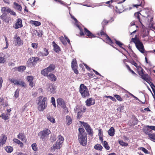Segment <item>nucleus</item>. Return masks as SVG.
<instances>
[{
	"label": "nucleus",
	"mask_w": 155,
	"mask_h": 155,
	"mask_svg": "<svg viewBox=\"0 0 155 155\" xmlns=\"http://www.w3.org/2000/svg\"><path fill=\"white\" fill-rule=\"evenodd\" d=\"M103 145L104 147L107 150H109L110 149V147L107 142L105 140L104 141Z\"/></svg>",
	"instance_id": "nucleus-39"
},
{
	"label": "nucleus",
	"mask_w": 155,
	"mask_h": 155,
	"mask_svg": "<svg viewBox=\"0 0 155 155\" xmlns=\"http://www.w3.org/2000/svg\"><path fill=\"white\" fill-rule=\"evenodd\" d=\"M104 28H103V29L100 32L97 33V35L99 36L101 35V36L103 35L105 36L106 37V40L107 41V43L112 46L113 48H115L113 45V44H114V42L112 41L108 35L104 31Z\"/></svg>",
	"instance_id": "nucleus-8"
},
{
	"label": "nucleus",
	"mask_w": 155,
	"mask_h": 155,
	"mask_svg": "<svg viewBox=\"0 0 155 155\" xmlns=\"http://www.w3.org/2000/svg\"><path fill=\"white\" fill-rule=\"evenodd\" d=\"M47 77L52 81L54 82L57 80V78L56 76L52 73H50L47 76Z\"/></svg>",
	"instance_id": "nucleus-23"
},
{
	"label": "nucleus",
	"mask_w": 155,
	"mask_h": 155,
	"mask_svg": "<svg viewBox=\"0 0 155 155\" xmlns=\"http://www.w3.org/2000/svg\"><path fill=\"white\" fill-rule=\"evenodd\" d=\"M82 124L84 126L86 130H88V129L89 128L90 129V128L91 127L88 124L85 122H82Z\"/></svg>",
	"instance_id": "nucleus-40"
},
{
	"label": "nucleus",
	"mask_w": 155,
	"mask_h": 155,
	"mask_svg": "<svg viewBox=\"0 0 155 155\" xmlns=\"http://www.w3.org/2000/svg\"><path fill=\"white\" fill-rule=\"evenodd\" d=\"M59 39L64 45H65L67 44V43L65 40L63 36L60 37Z\"/></svg>",
	"instance_id": "nucleus-47"
},
{
	"label": "nucleus",
	"mask_w": 155,
	"mask_h": 155,
	"mask_svg": "<svg viewBox=\"0 0 155 155\" xmlns=\"http://www.w3.org/2000/svg\"><path fill=\"white\" fill-rule=\"evenodd\" d=\"M71 67L74 73L76 74H78V68L76 60L75 58L73 59L71 63Z\"/></svg>",
	"instance_id": "nucleus-11"
},
{
	"label": "nucleus",
	"mask_w": 155,
	"mask_h": 155,
	"mask_svg": "<svg viewBox=\"0 0 155 155\" xmlns=\"http://www.w3.org/2000/svg\"><path fill=\"white\" fill-rule=\"evenodd\" d=\"M148 136L151 140H155V134H151L150 133L149 134Z\"/></svg>",
	"instance_id": "nucleus-42"
},
{
	"label": "nucleus",
	"mask_w": 155,
	"mask_h": 155,
	"mask_svg": "<svg viewBox=\"0 0 155 155\" xmlns=\"http://www.w3.org/2000/svg\"><path fill=\"white\" fill-rule=\"evenodd\" d=\"M1 105H5V107H7L8 106V101H6L5 102H3L1 104Z\"/></svg>",
	"instance_id": "nucleus-63"
},
{
	"label": "nucleus",
	"mask_w": 155,
	"mask_h": 155,
	"mask_svg": "<svg viewBox=\"0 0 155 155\" xmlns=\"http://www.w3.org/2000/svg\"><path fill=\"white\" fill-rule=\"evenodd\" d=\"M28 81L29 82H32L34 79V77L32 76H29L27 77Z\"/></svg>",
	"instance_id": "nucleus-54"
},
{
	"label": "nucleus",
	"mask_w": 155,
	"mask_h": 155,
	"mask_svg": "<svg viewBox=\"0 0 155 155\" xmlns=\"http://www.w3.org/2000/svg\"><path fill=\"white\" fill-rule=\"evenodd\" d=\"M114 40L115 41V43L120 48L123 49L124 50H125V48L122 47V46L124 45L123 43L117 40L116 39H115Z\"/></svg>",
	"instance_id": "nucleus-33"
},
{
	"label": "nucleus",
	"mask_w": 155,
	"mask_h": 155,
	"mask_svg": "<svg viewBox=\"0 0 155 155\" xmlns=\"http://www.w3.org/2000/svg\"><path fill=\"white\" fill-rule=\"evenodd\" d=\"M14 7L16 9L19 11H21L22 8L20 5L18 3L15 2L14 3Z\"/></svg>",
	"instance_id": "nucleus-32"
},
{
	"label": "nucleus",
	"mask_w": 155,
	"mask_h": 155,
	"mask_svg": "<svg viewBox=\"0 0 155 155\" xmlns=\"http://www.w3.org/2000/svg\"><path fill=\"white\" fill-rule=\"evenodd\" d=\"M134 4H133L132 6L134 7L137 8L138 6L141 5L142 2L141 0H134Z\"/></svg>",
	"instance_id": "nucleus-22"
},
{
	"label": "nucleus",
	"mask_w": 155,
	"mask_h": 155,
	"mask_svg": "<svg viewBox=\"0 0 155 155\" xmlns=\"http://www.w3.org/2000/svg\"><path fill=\"white\" fill-rule=\"evenodd\" d=\"M39 58L36 57H32L29 58L27 62V66L28 67L32 68L35 66L36 64V62L38 61H41Z\"/></svg>",
	"instance_id": "nucleus-6"
},
{
	"label": "nucleus",
	"mask_w": 155,
	"mask_h": 155,
	"mask_svg": "<svg viewBox=\"0 0 155 155\" xmlns=\"http://www.w3.org/2000/svg\"><path fill=\"white\" fill-rule=\"evenodd\" d=\"M4 37L5 38V40L6 43V47L3 48V49L7 48H8L9 45V43L8 41L7 38L6 36H4Z\"/></svg>",
	"instance_id": "nucleus-51"
},
{
	"label": "nucleus",
	"mask_w": 155,
	"mask_h": 155,
	"mask_svg": "<svg viewBox=\"0 0 155 155\" xmlns=\"http://www.w3.org/2000/svg\"><path fill=\"white\" fill-rule=\"evenodd\" d=\"M13 141L14 143L18 144L19 143H20V140L16 138L14 139H13Z\"/></svg>",
	"instance_id": "nucleus-62"
},
{
	"label": "nucleus",
	"mask_w": 155,
	"mask_h": 155,
	"mask_svg": "<svg viewBox=\"0 0 155 155\" xmlns=\"http://www.w3.org/2000/svg\"><path fill=\"white\" fill-rule=\"evenodd\" d=\"M10 81L11 83H14L15 85L23 87H26V85L25 82L21 79L17 80L15 78H12L10 80Z\"/></svg>",
	"instance_id": "nucleus-9"
},
{
	"label": "nucleus",
	"mask_w": 155,
	"mask_h": 155,
	"mask_svg": "<svg viewBox=\"0 0 155 155\" xmlns=\"http://www.w3.org/2000/svg\"><path fill=\"white\" fill-rule=\"evenodd\" d=\"M47 118L50 122L52 123H54L55 122V119L52 117L50 116H47Z\"/></svg>",
	"instance_id": "nucleus-41"
},
{
	"label": "nucleus",
	"mask_w": 155,
	"mask_h": 155,
	"mask_svg": "<svg viewBox=\"0 0 155 155\" xmlns=\"http://www.w3.org/2000/svg\"><path fill=\"white\" fill-rule=\"evenodd\" d=\"M119 143L123 146L126 147L128 145L127 143L124 142L123 140H120L119 141Z\"/></svg>",
	"instance_id": "nucleus-46"
},
{
	"label": "nucleus",
	"mask_w": 155,
	"mask_h": 155,
	"mask_svg": "<svg viewBox=\"0 0 155 155\" xmlns=\"http://www.w3.org/2000/svg\"><path fill=\"white\" fill-rule=\"evenodd\" d=\"M2 137L0 138V146H2L4 144L7 140V137L6 136L3 134H2Z\"/></svg>",
	"instance_id": "nucleus-17"
},
{
	"label": "nucleus",
	"mask_w": 155,
	"mask_h": 155,
	"mask_svg": "<svg viewBox=\"0 0 155 155\" xmlns=\"http://www.w3.org/2000/svg\"><path fill=\"white\" fill-rule=\"evenodd\" d=\"M5 150L8 153H11L13 150V148L12 147L10 146H7L5 147Z\"/></svg>",
	"instance_id": "nucleus-35"
},
{
	"label": "nucleus",
	"mask_w": 155,
	"mask_h": 155,
	"mask_svg": "<svg viewBox=\"0 0 155 155\" xmlns=\"http://www.w3.org/2000/svg\"><path fill=\"white\" fill-rule=\"evenodd\" d=\"M131 41L134 43L137 48L140 52L144 53L145 50L143 43L137 38V35H136L134 38H132Z\"/></svg>",
	"instance_id": "nucleus-4"
},
{
	"label": "nucleus",
	"mask_w": 155,
	"mask_h": 155,
	"mask_svg": "<svg viewBox=\"0 0 155 155\" xmlns=\"http://www.w3.org/2000/svg\"><path fill=\"white\" fill-rule=\"evenodd\" d=\"M61 144L58 142H56L55 144L53 145L51 148V151H54L56 149H59L60 148V145Z\"/></svg>",
	"instance_id": "nucleus-20"
},
{
	"label": "nucleus",
	"mask_w": 155,
	"mask_h": 155,
	"mask_svg": "<svg viewBox=\"0 0 155 155\" xmlns=\"http://www.w3.org/2000/svg\"><path fill=\"white\" fill-rule=\"evenodd\" d=\"M32 149L35 151H36L38 150V148L36 143H34L32 144L31 146Z\"/></svg>",
	"instance_id": "nucleus-43"
},
{
	"label": "nucleus",
	"mask_w": 155,
	"mask_h": 155,
	"mask_svg": "<svg viewBox=\"0 0 155 155\" xmlns=\"http://www.w3.org/2000/svg\"><path fill=\"white\" fill-rule=\"evenodd\" d=\"M94 148L96 150L100 151H101L103 149V147L101 144H97L94 146Z\"/></svg>",
	"instance_id": "nucleus-37"
},
{
	"label": "nucleus",
	"mask_w": 155,
	"mask_h": 155,
	"mask_svg": "<svg viewBox=\"0 0 155 155\" xmlns=\"http://www.w3.org/2000/svg\"><path fill=\"white\" fill-rule=\"evenodd\" d=\"M38 99L37 109L40 111H43L47 107V104L46 102L47 98L46 97H44L43 96H41L38 97Z\"/></svg>",
	"instance_id": "nucleus-3"
},
{
	"label": "nucleus",
	"mask_w": 155,
	"mask_h": 155,
	"mask_svg": "<svg viewBox=\"0 0 155 155\" xmlns=\"http://www.w3.org/2000/svg\"><path fill=\"white\" fill-rule=\"evenodd\" d=\"M5 60L4 58L2 57H0V63H3L5 62Z\"/></svg>",
	"instance_id": "nucleus-58"
},
{
	"label": "nucleus",
	"mask_w": 155,
	"mask_h": 155,
	"mask_svg": "<svg viewBox=\"0 0 155 155\" xmlns=\"http://www.w3.org/2000/svg\"><path fill=\"white\" fill-rule=\"evenodd\" d=\"M57 101L58 104L60 106H61L62 107L66 105L65 102L62 98H58L57 99Z\"/></svg>",
	"instance_id": "nucleus-18"
},
{
	"label": "nucleus",
	"mask_w": 155,
	"mask_h": 155,
	"mask_svg": "<svg viewBox=\"0 0 155 155\" xmlns=\"http://www.w3.org/2000/svg\"><path fill=\"white\" fill-rule=\"evenodd\" d=\"M38 44L37 43H32L31 44L32 47L34 49H36L38 47Z\"/></svg>",
	"instance_id": "nucleus-57"
},
{
	"label": "nucleus",
	"mask_w": 155,
	"mask_h": 155,
	"mask_svg": "<svg viewBox=\"0 0 155 155\" xmlns=\"http://www.w3.org/2000/svg\"><path fill=\"white\" fill-rule=\"evenodd\" d=\"M82 116L81 112V111L78 112L77 114V118H80Z\"/></svg>",
	"instance_id": "nucleus-60"
},
{
	"label": "nucleus",
	"mask_w": 155,
	"mask_h": 155,
	"mask_svg": "<svg viewBox=\"0 0 155 155\" xmlns=\"http://www.w3.org/2000/svg\"><path fill=\"white\" fill-rule=\"evenodd\" d=\"M129 62L136 67L138 74L141 76L142 79L147 82L150 81V77L147 73L145 72L144 70L140 66H138L137 63L133 60L130 61Z\"/></svg>",
	"instance_id": "nucleus-1"
},
{
	"label": "nucleus",
	"mask_w": 155,
	"mask_h": 155,
	"mask_svg": "<svg viewBox=\"0 0 155 155\" xmlns=\"http://www.w3.org/2000/svg\"><path fill=\"white\" fill-rule=\"evenodd\" d=\"M2 119L7 120L9 119L8 115L7 114H5L4 113L2 114Z\"/></svg>",
	"instance_id": "nucleus-45"
},
{
	"label": "nucleus",
	"mask_w": 155,
	"mask_h": 155,
	"mask_svg": "<svg viewBox=\"0 0 155 155\" xmlns=\"http://www.w3.org/2000/svg\"><path fill=\"white\" fill-rule=\"evenodd\" d=\"M86 131L89 135L91 136H93V131L91 127L90 128V129L89 128L88 129V130H86Z\"/></svg>",
	"instance_id": "nucleus-48"
},
{
	"label": "nucleus",
	"mask_w": 155,
	"mask_h": 155,
	"mask_svg": "<svg viewBox=\"0 0 155 155\" xmlns=\"http://www.w3.org/2000/svg\"><path fill=\"white\" fill-rule=\"evenodd\" d=\"M105 97L107 98H109L113 101H116L114 97L111 96L106 95L105 96Z\"/></svg>",
	"instance_id": "nucleus-52"
},
{
	"label": "nucleus",
	"mask_w": 155,
	"mask_h": 155,
	"mask_svg": "<svg viewBox=\"0 0 155 155\" xmlns=\"http://www.w3.org/2000/svg\"><path fill=\"white\" fill-rule=\"evenodd\" d=\"M55 90L53 86H52L50 88L49 91L51 93H54L55 91Z\"/></svg>",
	"instance_id": "nucleus-59"
},
{
	"label": "nucleus",
	"mask_w": 155,
	"mask_h": 155,
	"mask_svg": "<svg viewBox=\"0 0 155 155\" xmlns=\"http://www.w3.org/2000/svg\"><path fill=\"white\" fill-rule=\"evenodd\" d=\"M147 127L151 130L155 131V126L147 125Z\"/></svg>",
	"instance_id": "nucleus-61"
},
{
	"label": "nucleus",
	"mask_w": 155,
	"mask_h": 155,
	"mask_svg": "<svg viewBox=\"0 0 155 155\" xmlns=\"http://www.w3.org/2000/svg\"><path fill=\"white\" fill-rule=\"evenodd\" d=\"M17 137L19 139H20L22 141H25L26 142L27 139L26 138L25 136L24 135L23 133H20L17 136Z\"/></svg>",
	"instance_id": "nucleus-19"
},
{
	"label": "nucleus",
	"mask_w": 155,
	"mask_h": 155,
	"mask_svg": "<svg viewBox=\"0 0 155 155\" xmlns=\"http://www.w3.org/2000/svg\"><path fill=\"white\" fill-rule=\"evenodd\" d=\"M64 140V138L61 135H59L58 137V139L57 141V143L58 142L60 143H62Z\"/></svg>",
	"instance_id": "nucleus-38"
},
{
	"label": "nucleus",
	"mask_w": 155,
	"mask_h": 155,
	"mask_svg": "<svg viewBox=\"0 0 155 155\" xmlns=\"http://www.w3.org/2000/svg\"><path fill=\"white\" fill-rule=\"evenodd\" d=\"M55 66L54 64H51L47 68L49 72H51L54 71L55 68Z\"/></svg>",
	"instance_id": "nucleus-31"
},
{
	"label": "nucleus",
	"mask_w": 155,
	"mask_h": 155,
	"mask_svg": "<svg viewBox=\"0 0 155 155\" xmlns=\"http://www.w3.org/2000/svg\"><path fill=\"white\" fill-rule=\"evenodd\" d=\"M49 72L47 68H45L41 71V74L45 76H47Z\"/></svg>",
	"instance_id": "nucleus-34"
},
{
	"label": "nucleus",
	"mask_w": 155,
	"mask_h": 155,
	"mask_svg": "<svg viewBox=\"0 0 155 155\" xmlns=\"http://www.w3.org/2000/svg\"><path fill=\"white\" fill-rule=\"evenodd\" d=\"M23 27L22 21L20 18H18L17 20V21L15 23V25L14 26V27L15 29H18L21 28Z\"/></svg>",
	"instance_id": "nucleus-13"
},
{
	"label": "nucleus",
	"mask_w": 155,
	"mask_h": 155,
	"mask_svg": "<svg viewBox=\"0 0 155 155\" xmlns=\"http://www.w3.org/2000/svg\"><path fill=\"white\" fill-rule=\"evenodd\" d=\"M62 108L64 109V114H67L69 112L68 109L66 106V105L62 107Z\"/></svg>",
	"instance_id": "nucleus-50"
},
{
	"label": "nucleus",
	"mask_w": 155,
	"mask_h": 155,
	"mask_svg": "<svg viewBox=\"0 0 155 155\" xmlns=\"http://www.w3.org/2000/svg\"><path fill=\"white\" fill-rule=\"evenodd\" d=\"M114 96L116 98L117 100L120 101H123L122 98L118 94H114Z\"/></svg>",
	"instance_id": "nucleus-44"
},
{
	"label": "nucleus",
	"mask_w": 155,
	"mask_h": 155,
	"mask_svg": "<svg viewBox=\"0 0 155 155\" xmlns=\"http://www.w3.org/2000/svg\"><path fill=\"white\" fill-rule=\"evenodd\" d=\"M149 128L148 127H147V125L146 126L143 128V130L144 133L146 134L148 136L149 134L152 131L151 130H150L149 129Z\"/></svg>",
	"instance_id": "nucleus-28"
},
{
	"label": "nucleus",
	"mask_w": 155,
	"mask_h": 155,
	"mask_svg": "<svg viewBox=\"0 0 155 155\" xmlns=\"http://www.w3.org/2000/svg\"><path fill=\"white\" fill-rule=\"evenodd\" d=\"M51 102L52 104L55 107H56V104H55V99L53 97H51Z\"/></svg>",
	"instance_id": "nucleus-56"
},
{
	"label": "nucleus",
	"mask_w": 155,
	"mask_h": 155,
	"mask_svg": "<svg viewBox=\"0 0 155 155\" xmlns=\"http://www.w3.org/2000/svg\"><path fill=\"white\" fill-rule=\"evenodd\" d=\"M113 8L114 9L116 12L119 13L123 12L124 9V7L121 3L117 4Z\"/></svg>",
	"instance_id": "nucleus-12"
},
{
	"label": "nucleus",
	"mask_w": 155,
	"mask_h": 155,
	"mask_svg": "<svg viewBox=\"0 0 155 155\" xmlns=\"http://www.w3.org/2000/svg\"><path fill=\"white\" fill-rule=\"evenodd\" d=\"M15 95H14V97H15L18 98L19 96V90L18 89H17L16 90V91H15Z\"/></svg>",
	"instance_id": "nucleus-55"
},
{
	"label": "nucleus",
	"mask_w": 155,
	"mask_h": 155,
	"mask_svg": "<svg viewBox=\"0 0 155 155\" xmlns=\"http://www.w3.org/2000/svg\"><path fill=\"white\" fill-rule=\"evenodd\" d=\"M54 47V50L56 52H58L60 51V47L58 45L56 44L54 41L52 42Z\"/></svg>",
	"instance_id": "nucleus-25"
},
{
	"label": "nucleus",
	"mask_w": 155,
	"mask_h": 155,
	"mask_svg": "<svg viewBox=\"0 0 155 155\" xmlns=\"http://www.w3.org/2000/svg\"><path fill=\"white\" fill-rule=\"evenodd\" d=\"M141 15V14L139 12L135 13L134 15V16L136 19V21L137 22H139L141 25H143L142 23V20L140 18V16Z\"/></svg>",
	"instance_id": "nucleus-16"
},
{
	"label": "nucleus",
	"mask_w": 155,
	"mask_h": 155,
	"mask_svg": "<svg viewBox=\"0 0 155 155\" xmlns=\"http://www.w3.org/2000/svg\"><path fill=\"white\" fill-rule=\"evenodd\" d=\"M114 129L113 127H111L108 130V133L110 136H113L114 135Z\"/></svg>",
	"instance_id": "nucleus-30"
},
{
	"label": "nucleus",
	"mask_w": 155,
	"mask_h": 155,
	"mask_svg": "<svg viewBox=\"0 0 155 155\" xmlns=\"http://www.w3.org/2000/svg\"><path fill=\"white\" fill-rule=\"evenodd\" d=\"M78 140L80 144L85 146L87 144V134L83 127L78 129Z\"/></svg>",
	"instance_id": "nucleus-2"
},
{
	"label": "nucleus",
	"mask_w": 155,
	"mask_h": 155,
	"mask_svg": "<svg viewBox=\"0 0 155 155\" xmlns=\"http://www.w3.org/2000/svg\"><path fill=\"white\" fill-rule=\"evenodd\" d=\"M85 103L87 106H90L94 104L95 103V99L92 98H90L87 100Z\"/></svg>",
	"instance_id": "nucleus-14"
},
{
	"label": "nucleus",
	"mask_w": 155,
	"mask_h": 155,
	"mask_svg": "<svg viewBox=\"0 0 155 155\" xmlns=\"http://www.w3.org/2000/svg\"><path fill=\"white\" fill-rule=\"evenodd\" d=\"M79 92L83 98L88 97L90 95L88 89L83 84H81L79 87Z\"/></svg>",
	"instance_id": "nucleus-5"
},
{
	"label": "nucleus",
	"mask_w": 155,
	"mask_h": 155,
	"mask_svg": "<svg viewBox=\"0 0 155 155\" xmlns=\"http://www.w3.org/2000/svg\"><path fill=\"white\" fill-rule=\"evenodd\" d=\"M26 67L24 66H21L18 67H16L14 68L16 70H17L19 72L23 71H25L26 69Z\"/></svg>",
	"instance_id": "nucleus-29"
},
{
	"label": "nucleus",
	"mask_w": 155,
	"mask_h": 155,
	"mask_svg": "<svg viewBox=\"0 0 155 155\" xmlns=\"http://www.w3.org/2000/svg\"><path fill=\"white\" fill-rule=\"evenodd\" d=\"M109 21H108L107 20H106L104 19L103 21L102 22L101 24L103 26V28H104V27L105 26V25H107V24L109 22Z\"/></svg>",
	"instance_id": "nucleus-49"
},
{
	"label": "nucleus",
	"mask_w": 155,
	"mask_h": 155,
	"mask_svg": "<svg viewBox=\"0 0 155 155\" xmlns=\"http://www.w3.org/2000/svg\"><path fill=\"white\" fill-rule=\"evenodd\" d=\"M66 125L69 126L72 123V119L71 117L69 115H67L66 116Z\"/></svg>",
	"instance_id": "nucleus-26"
},
{
	"label": "nucleus",
	"mask_w": 155,
	"mask_h": 155,
	"mask_svg": "<svg viewBox=\"0 0 155 155\" xmlns=\"http://www.w3.org/2000/svg\"><path fill=\"white\" fill-rule=\"evenodd\" d=\"M98 135L99 136H103V134L102 133V129L101 128H99L98 129Z\"/></svg>",
	"instance_id": "nucleus-64"
},
{
	"label": "nucleus",
	"mask_w": 155,
	"mask_h": 155,
	"mask_svg": "<svg viewBox=\"0 0 155 155\" xmlns=\"http://www.w3.org/2000/svg\"><path fill=\"white\" fill-rule=\"evenodd\" d=\"M0 17L2 19L5 21L7 23H8L9 20H10V19H9L8 18H7L6 16V15L5 13L2 14Z\"/></svg>",
	"instance_id": "nucleus-27"
},
{
	"label": "nucleus",
	"mask_w": 155,
	"mask_h": 155,
	"mask_svg": "<svg viewBox=\"0 0 155 155\" xmlns=\"http://www.w3.org/2000/svg\"><path fill=\"white\" fill-rule=\"evenodd\" d=\"M140 149L145 153L148 154L149 153V152L145 148L143 147H141L140 148Z\"/></svg>",
	"instance_id": "nucleus-53"
},
{
	"label": "nucleus",
	"mask_w": 155,
	"mask_h": 155,
	"mask_svg": "<svg viewBox=\"0 0 155 155\" xmlns=\"http://www.w3.org/2000/svg\"><path fill=\"white\" fill-rule=\"evenodd\" d=\"M44 51L45 52V53L40 51L38 53V55L39 56L43 57L47 56L49 52L48 49L46 48H44Z\"/></svg>",
	"instance_id": "nucleus-21"
},
{
	"label": "nucleus",
	"mask_w": 155,
	"mask_h": 155,
	"mask_svg": "<svg viewBox=\"0 0 155 155\" xmlns=\"http://www.w3.org/2000/svg\"><path fill=\"white\" fill-rule=\"evenodd\" d=\"M16 41L15 45H18V46H21L23 44V41L20 38L18 35H16L15 37Z\"/></svg>",
	"instance_id": "nucleus-15"
},
{
	"label": "nucleus",
	"mask_w": 155,
	"mask_h": 155,
	"mask_svg": "<svg viewBox=\"0 0 155 155\" xmlns=\"http://www.w3.org/2000/svg\"><path fill=\"white\" fill-rule=\"evenodd\" d=\"M79 28L80 30V35L81 36H83L85 35L87 36L89 38L98 37L95 36L94 35L92 34L87 28L85 27L84 28V31L83 29L80 28Z\"/></svg>",
	"instance_id": "nucleus-7"
},
{
	"label": "nucleus",
	"mask_w": 155,
	"mask_h": 155,
	"mask_svg": "<svg viewBox=\"0 0 155 155\" xmlns=\"http://www.w3.org/2000/svg\"><path fill=\"white\" fill-rule=\"evenodd\" d=\"M11 10L10 8L6 7H2L1 9L2 12L3 14H5L6 15L10 13L11 12Z\"/></svg>",
	"instance_id": "nucleus-24"
},
{
	"label": "nucleus",
	"mask_w": 155,
	"mask_h": 155,
	"mask_svg": "<svg viewBox=\"0 0 155 155\" xmlns=\"http://www.w3.org/2000/svg\"><path fill=\"white\" fill-rule=\"evenodd\" d=\"M30 23L32 24L35 25L36 26H38L41 24V22L39 21L31 20L30 21Z\"/></svg>",
	"instance_id": "nucleus-36"
},
{
	"label": "nucleus",
	"mask_w": 155,
	"mask_h": 155,
	"mask_svg": "<svg viewBox=\"0 0 155 155\" xmlns=\"http://www.w3.org/2000/svg\"><path fill=\"white\" fill-rule=\"evenodd\" d=\"M50 133L51 131L50 130L47 129H45L44 130L39 132L38 135L39 136H40L41 139L43 140L45 139V138Z\"/></svg>",
	"instance_id": "nucleus-10"
}]
</instances>
